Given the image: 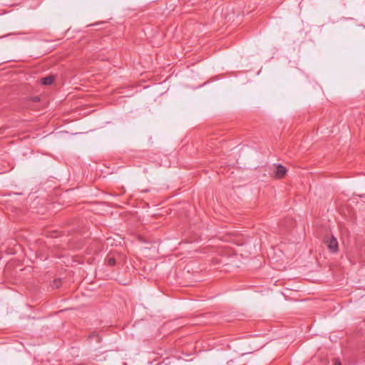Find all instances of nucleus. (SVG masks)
Segmentation results:
<instances>
[{
	"instance_id": "f257e3e1",
	"label": "nucleus",
	"mask_w": 365,
	"mask_h": 365,
	"mask_svg": "<svg viewBox=\"0 0 365 365\" xmlns=\"http://www.w3.org/2000/svg\"><path fill=\"white\" fill-rule=\"evenodd\" d=\"M324 242L330 252L334 254L338 252L339 244L336 238L334 236L331 235L330 237H326Z\"/></svg>"
},
{
	"instance_id": "f03ea898",
	"label": "nucleus",
	"mask_w": 365,
	"mask_h": 365,
	"mask_svg": "<svg viewBox=\"0 0 365 365\" xmlns=\"http://www.w3.org/2000/svg\"><path fill=\"white\" fill-rule=\"evenodd\" d=\"M287 172V170L286 169V168L279 164L276 167L275 177L279 179L283 178L286 175Z\"/></svg>"
},
{
	"instance_id": "7ed1b4c3",
	"label": "nucleus",
	"mask_w": 365,
	"mask_h": 365,
	"mask_svg": "<svg viewBox=\"0 0 365 365\" xmlns=\"http://www.w3.org/2000/svg\"><path fill=\"white\" fill-rule=\"evenodd\" d=\"M54 78L52 76H48L45 78L41 79V82L42 84L48 86L53 83Z\"/></svg>"
},
{
	"instance_id": "20e7f679",
	"label": "nucleus",
	"mask_w": 365,
	"mask_h": 365,
	"mask_svg": "<svg viewBox=\"0 0 365 365\" xmlns=\"http://www.w3.org/2000/svg\"><path fill=\"white\" fill-rule=\"evenodd\" d=\"M106 262L109 266H114L115 264V258L112 254L108 255Z\"/></svg>"
},
{
	"instance_id": "39448f33",
	"label": "nucleus",
	"mask_w": 365,
	"mask_h": 365,
	"mask_svg": "<svg viewBox=\"0 0 365 365\" xmlns=\"http://www.w3.org/2000/svg\"><path fill=\"white\" fill-rule=\"evenodd\" d=\"M53 284L56 287H58L59 284H60V280L59 279L54 280Z\"/></svg>"
},
{
	"instance_id": "423d86ee",
	"label": "nucleus",
	"mask_w": 365,
	"mask_h": 365,
	"mask_svg": "<svg viewBox=\"0 0 365 365\" xmlns=\"http://www.w3.org/2000/svg\"><path fill=\"white\" fill-rule=\"evenodd\" d=\"M334 365H341V364L338 359H335Z\"/></svg>"
},
{
	"instance_id": "0eeeda50",
	"label": "nucleus",
	"mask_w": 365,
	"mask_h": 365,
	"mask_svg": "<svg viewBox=\"0 0 365 365\" xmlns=\"http://www.w3.org/2000/svg\"><path fill=\"white\" fill-rule=\"evenodd\" d=\"M34 101H39V98H38V97H35V98H34Z\"/></svg>"
}]
</instances>
